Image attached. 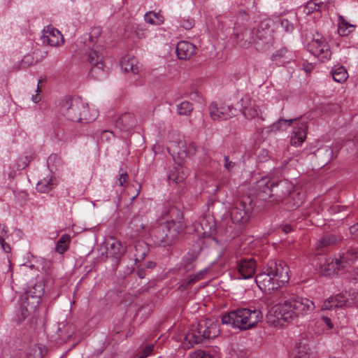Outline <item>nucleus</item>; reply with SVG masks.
Here are the masks:
<instances>
[{"label": "nucleus", "mask_w": 358, "mask_h": 358, "mask_svg": "<svg viewBox=\"0 0 358 358\" xmlns=\"http://www.w3.org/2000/svg\"><path fill=\"white\" fill-rule=\"evenodd\" d=\"M164 215H169L170 220L160 223L153 229L154 243L159 247H169L172 245L178 235L183 232L186 228L185 224L182 221V212L175 206L169 208Z\"/></svg>", "instance_id": "f257e3e1"}, {"label": "nucleus", "mask_w": 358, "mask_h": 358, "mask_svg": "<svg viewBox=\"0 0 358 358\" xmlns=\"http://www.w3.org/2000/svg\"><path fill=\"white\" fill-rule=\"evenodd\" d=\"M101 34L100 27H93L83 37V43L90 50L88 62L91 65L90 74L97 80L104 79L107 75V66L105 62L106 51L104 48L99 44V38Z\"/></svg>", "instance_id": "f03ea898"}, {"label": "nucleus", "mask_w": 358, "mask_h": 358, "mask_svg": "<svg viewBox=\"0 0 358 358\" xmlns=\"http://www.w3.org/2000/svg\"><path fill=\"white\" fill-rule=\"evenodd\" d=\"M288 271L285 263L271 261L256 275L255 282L262 290H275L289 281Z\"/></svg>", "instance_id": "7ed1b4c3"}, {"label": "nucleus", "mask_w": 358, "mask_h": 358, "mask_svg": "<svg viewBox=\"0 0 358 358\" xmlns=\"http://www.w3.org/2000/svg\"><path fill=\"white\" fill-rule=\"evenodd\" d=\"M275 306V314L278 319L285 321L294 320L313 312L315 306L313 301L302 296H292Z\"/></svg>", "instance_id": "20e7f679"}, {"label": "nucleus", "mask_w": 358, "mask_h": 358, "mask_svg": "<svg viewBox=\"0 0 358 358\" xmlns=\"http://www.w3.org/2000/svg\"><path fill=\"white\" fill-rule=\"evenodd\" d=\"M262 318V313L259 309L238 308L223 315L222 322L241 330H245L252 328Z\"/></svg>", "instance_id": "39448f33"}, {"label": "nucleus", "mask_w": 358, "mask_h": 358, "mask_svg": "<svg viewBox=\"0 0 358 358\" xmlns=\"http://www.w3.org/2000/svg\"><path fill=\"white\" fill-rule=\"evenodd\" d=\"M218 334L219 329L217 323L210 319L201 320L191 332L185 334L182 346L185 349H189L195 344L215 338Z\"/></svg>", "instance_id": "423d86ee"}, {"label": "nucleus", "mask_w": 358, "mask_h": 358, "mask_svg": "<svg viewBox=\"0 0 358 358\" xmlns=\"http://www.w3.org/2000/svg\"><path fill=\"white\" fill-rule=\"evenodd\" d=\"M85 102L80 98H64L59 102V112L67 120L74 122L80 120V113Z\"/></svg>", "instance_id": "0eeeda50"}, {"label": "nucleus", "mask_w": 358, "mask_h": 358, "mask_svg": "<svg viewBox=\"0 0 358 358\" xmlns=\"http://www.w3.org/2000/svg\"><path fill=\"white\" fill-rule=\"evenodd\" d=\"M306 48L309 52L321 62H327L331 59L332 53L329 45L326 39L318 34L307 43Z\"/></svg>", "instance_id": "6e6552de"}, {"label": "nucleus", "mask_w": 358, "mask_h": 358, "mask_svg": "<svg viewBox=\"0 0 358 358\" xmlns=\"http://www.w3.org/2000/svg\"><path fill=\"white\" fill-rule=\"evenodd\" d=\"M252 209V200L250 197L237 201L230 210L232 222L235 224L245 223L249 220Z\"/></svg>", "instance_id": "1a4fd4ad"}, {"label": "nucleus", "mask_w": 358, "mask_h": 358, "mask_svg": "<svg viewBox=\"0 0 358 358\" xmlns=\"http://www.w3.org/2000/svg\"><path fill=\"white\" fill-rule=\"evenodd\" d=\"M209 113L210 117L214 121H226L233 118L238 115L239 110L232 105L221 103L220 106L215 102H212L209 106Z\"/></svg>", "instance_id": "9d476101"}, {"label": "nucleus", "mask_w": 358, "mask_h": 358, "mask_svg": "<svg viewBox=\"0 0 358 358\" xmlns=\"http://www.w3.org/2000/svg\"><path fill=\"white\" fill-rule=\"evenodd\" d=\"M275 182L271 178L265 177L257 182L255 185V190L257 196L259 199L263 201H268L273 199L274 189Z\"/></svg>", "instance_id": "9b49d317"}, {"label": "nucleus", "mask_w": 358, "mask_h": 358, "mask_svg": "<svg viewBox=\"0 0 358 358\" xmlns=\"http://www.w3.org/2000/svg\"><path fill=\"white\" fill-rule=\"evenodd\" d=\"M236 271L237 279H250L255 273L256 261L254 258L238 259L236 262Z\"/></svg>", "instance_id": "f8f14e48"}, {"label": "nucleus", "mask_w": 358, "mask_h": 358, "mask_svg": "<svg viewBox=\"0 0 358 358\" xmlns=\"http://www.w3.org/2000/svg\"><path fill=\"white\" fill-rule=\"evenodd\" d=\"M292 189V184L287 181L275 182L274 196L271 200V203H279L280 202H284L287 196L294 198L296 193Z\"/></svg>", "instance_id": "ddd939ff"}, {"label": "nucleus", "mask_w": 358, "mask_h": 358, "mask_svg": "<svg viewBox=\"0 0 358 358\" xmlns=\"http://www.w3.org/2000/svg\"><path fill=\"white\" fill-rule=\"evenodd\" d=\"M41 40L43 44L54 47L59 46L64 43V38L61 32L51 25H48L43 29Z\"/></svg>", "instance_id": "4468645a"}, {"label": "nucleus", "mask_w": 358, "mask_h": 358, "mask_svg": "<svg viewBox=\"0 0 358 358\" xmlns=\"http://www.w3.org/2000/svg\"><path fill=\"white\" fill-rule=\"evenodd\" d=\"M43 292V285L40 282L29 287V289L21 296V298H22V301L25 300L31 302L32 307H36L41 301Z\"/></svg>", "instance_id": "2eb2a0df"}, {"label": "nucleus", "mask_w": 358, "mask_h": 358, "mask_svg": "<svg viewBox=\"0 0 358 358\" xmlns=\"http://www.w3.org/2000/svg\"><path fill=\"white\" fill-rule=\"evenodd\" d=\"M357 253L358 247H350L346 251L339 254L338 257H336V259L343 269L352 265L357 259Z\"/></svg>", "instance_id": "dca6fc26"}, {"label": "nucleus", "mask_w": 358, "mask_h": 358, "mask_svg": "<svg viewBox=\"0 0 358 358\" xmlns=\"http://www.w3.org/2000/svg\"><path fill=\"white\" fill-rule=\"evenodd\" d=\"M308 122L300 121L294 127L290 139V143L295 147L299 146L306 138Z\"/></svg>", "instance_id": "f3484780"}, {"label": "nucleus", "mask_w": 358, "mask_h": 358, "mask_svg": "<svg viewBox=\"0 0 358 358\" xmlns=\"http://www.w3.org/2000/svg\"><path fill=\"white\" fill-rule=\"evenodd\" d=\"M196 47L192 43L181 41L177 43L176 54L179 59H188L196 52Z\"/></svg>", "instance_id": "a211bd4d"}, {"label": "nucleus", "mask_w": 358, "mask_h": 358, "mask_svg": "<svg viewBox=\"0 0 358 358\" xmlns=\"http://www.w3.org/2000/svg\"><path fill=\"white\" fill-rule=\"evenodd\" d=\"M331 0H310L301 7L303 13L308 15L314 12H322L327 9Z\"/></svg>", "instance_id": "6ab92c4d"}, {"label": "nucleus", "mask_w": 358, "mask_h": 358, "mask_svg": "<svg viewBox=\"0 0 358 358\" xmlns=\"http://www.w3.org/2000/svg\"><path fill=\"white\" fill-rule=\"evenodd\" d=\"M187 175V171L182 166L178 164L170 169L168 179L170 183L177 185L184 182Z\"/></svg>", "instance_id": "aec40b11"}, {"label": "nucleus", "mask_w": 358, "mask_h": 358, "mask_svg": "<svg viewBox=\"0 0 358 358\" xmlns=\"http://www.w3.org/2000/svg\"><path fill=\"white\" fill-rule=\"evenodd\" d=\"M110 241L108 242V247L107 248V256L118 260L124 255L126 247L115 238H111Z\"/></svg>", "instance_id": "412c9836"}, {"label": "nucleus", "mask_w": 358, "mask_h": 358, "mask_svg": "<svg viewBox=\"0 0 358 358\" xmlns=\"http://www.w3.org/2000/svg\"><path fill=\"white\" fill-rule=\"evenodd\" d=\"M240 102L241 103V109L240 110L246 118L252 119L258 116L259 108L257 105L250 104L251 101L248 96L242 97Z\"/></svg>", "instance_id": "4be33fe9"}, {"label": "nucleus", "mask_w": 358, "mask_h": 358, "mask_svg": "<svg viewBox=\"0 0 358 358\" xmlns=\"http://www.w3.org/2000/svg\"><path fill=\"white\" fill-rule=\"evenodd\" d=\"M348 298L345 294H339L329 297L324 301L322 310H331L334 308H343L345 306Z\"/></svg>", "instance_id": "5701e85b"}, {"label": "nucleus", "mask_w": 358, "mask_h": 358, "mask_svg": "<svg viewBox=\"0 0 358 358\" xmlns=\"http://www.w3.org/2000/svg\"><path fill=\"white\" fill-rule=\"evenodd\" d=\"M338 242L337 237L334 235H327L321 238L315 243V248L316 250V255H320L328 250L329 248L335 245Z\"/></svg>", "instance_id": "b1692460"}, {"label": "nucleus", "mask_w": 358, "mask_h": 358, "mask_svg": "<svg viewBox=\"0 0 358 358\" xmlns=\"http://www.w3.org/2000/svg\"><path fill=\"white\" fill-rule=\"evenodd\" d=\"M294 57L292 52L289 51L286 48H281L272 55L271 59L278 65H284L289 63L294 59Z\"/></svg>", "instance_id": "393cba45"}, {"label": "nucleus", "mask_w": 358, "mask_h": 358, "mask_svg": "<svg viewBox=\"0 0 358 358\" xmlns=\"http://www.w3.org/2000/svg\"><path fill=\"white\" fill-rule=\"evenodd\" d=\"M342 269L336 258H329L321 264L320 272L323 276H331L337 273L338 271Z\"/></svg>", "instance_id": "a878e982"}, {"label": "nucleus", "mask_w": 358, "mask_h": 358, "mask_svg": "<svg viewBox=\"0 0 358 358\" xmlns=\"http://www.w3.org/2000/svg\"><path fill=\"white\" fill-rule=\"evenodd\" d=\"M135 124V117L131 113H124L115 121V127L121 130L129 129L133 127Z\"/></svg>", "instance_id": "bb28decb"}, {"label": "nucleus", "mask_w": 358, "mask_h": 358, "mask_svg": "<svg viewBox=\"0 0 358 358\" xmlns=\"http://www.w3.org/2000/svg\"><path fill=\"white\" fill-rule=\"evenodd\" d=\"M355 28L356 25L350 23L343 16H338V33L340 36H348L355 31Z\"/></svg>", "instance_id": "cd10ccee"}, {"label": "nucleus", "mask_w": 358, "mask_h": 358, "mask_svg": "<svg viewBox=\"0 0 358 358\" xmlns=\"http://www.w3.org/2000/svg\"><path fill=\"white\" fill-rule=\"evenodd\" d=\"M121 68L124 72H131L134 75L138 73V66L137 65V61L134 57H123L121 63Z\"/></svg>", "instance_id": "c85d7f7f"}, {"label": "nucleus", "mask_w": 358, "mask_h": 358, "mask_svg": "<svg viewBox=\"0 0 358 358\" xmlns=\"http://www.w3.org/2000/svg\"><path fill=\"white\" fill-rule=\"evenodd\" d=\"M56 185V179L52 176H48L38 182L36 189L41 193H48Z\"/></svg>", "instance_id": "c756f323"}, {"label": "nucleus", "mask_w": 358, "mask_h": 358, "mask_svg": "<svg viewBox=\"0 0 358 358\" xmlns=\"http://www.w3.org/2000/svg\"><path fill=\"white\" fill-rule=\"evenodd\" d=\"M331 74L333 79L337 83H343L348 78V73L345 66L335 65L332 67Z\"/></svg>", "instance_id": "7c9ffc66"}, {"label": "nucleus", "mask_w": 358, "mask_h": 358, "mask_svg": "<svg viewBox=\"0 0 358 358\" xmlns=\"http://www.w3.org/2000/svg\"><path fill=\"white\" fill-rule=\"evenodd\" d=\"M135 262H139L144 259L149 251L148 245L144 241H138L135 243Z\"/></svg>", "instance_id": "2f4dec72"}, {"label": "nucleus", "mask_w": 358, "mask_h": 358, "mask_svg": "<svg viewBox=\"0 0 358 358\" xmlns=\"http://www.w3.org/2000/svg\"><path fill=\"white\" fill-rule=\"evenodd\" d=\"M98 116V111L95 109L90 110L87 103H85V107L82 108L80 120L79 122L87 123L94 121Z\"/></svg>", "instance_id": "473e14b6"}, {"label": "nucleus", "mask_w": 358, "mask_h": 358, "mask_svg": "<svg viewBox=\"0 0 358 358\" xmlns=\"http://www.w3.org/2000/svg\"><path fill=\"white\" fill-rule=\"evenodd\" d=\"M273 29H270L268 22L260 24L256 31V37L259 40H268L272 38Z\"/></svg>", "instance_id": "72a5a7b5"}, {"label": "nucleus", "mask_w": 358, "mask_h": 358, "mask_svg": "<svg viewBox=\"0 0 358 358\" xmlns=\"http://www.w3.org/2000/svg\"><path fill=\"white\" fill-rule=\"evenodd\" d=\"M144 20L146 23L152 25H160L164 21V16L159 13L153 11L147 12L144 15Z\"/></svg>", "instance_id": "f704fd0d"}, {"label": "nucleus", "mask_w": 358, "mask_h": 358, "mask_svg": "<svg viewBox=\"0 0 358 358\" xmlns=\"http://www.w3.org/2000/svg\"><path fill=\"white\" fill-rule=\"evenodd\" d=\"M70 242V235L67 234H63L56 243L55 251L59 254L64 253L69 249Z\"/></svg>", "instance_id": "c9c22d12"}, {"label": "nucleus", "mask_w": 358, "mask_h": 358, "mask_svg": "<svg viewBox=\"0 0 358 358\" xmlns=\"http://www.w3.org/2000/svg\"><path fill=\"white\" fill-rule=\"evenodd\" d=\"M8 237V231L7 227L0 224V244L3 250L6 253L10 252L11 250L10 245L5 242Z\"/></svg>", "instance_id": "e433bc0d"}, {"label": "nucleus", "mask_w": 358, "mask_h": 358, "mask_svg": "<svg viewBox=\"0 0 358 358\" xmlns=\"http://www.w3.org/2000/svg\"><path fill=\"white\" fill-rule=\"evenodd\" d=\"M193 110V105L189 101H182L177 105V111L180 115H188Z\"/></svg>", "instance_id": "4c0bfd02"}, {"label": "nucleus", "mask_w": 358, "mask_h": 358, "mask_svg": "<svg viewBox=\"0 0 358 358\" xmlns=\"http://www.w3.org/2000/svg\"><path fill=\"white\" fill-rule=\"evenodd\" d=\"M20 311L22 319H25L28 316L29 307L31 308H34L35 307H32L31 302L23 300L22 298L20 299Z\"/></svg>", "instance_id": "58836bf2"}, {"label": "nucleus", "mask_w": 358, "mask_h": 358, "mask_svg": "<svg viewBox=\"0 0 358 358\" xmlns=\"http://www.w3.org/2000/svg\"><path fill=\"white\" fill-rule=\"evenodd\" d=\"M36 61L32 55H25L20 63V68L21 69H26L28 66L33 65L35 64Z\"/></svg>", "instance_id": "ea45409f"}, {"label": "nucleus", "mask_w": 358, "mask_h": 358, "mask_svg": "<svg viewBox=\"0 0 358 358\" xmlns=\"http://www.w3.org/2000/svg\"><path fill=\"white\" fill-rule=\"evenodd\" d=\"M180 24L185 29H190L194 25V20L192 18H181L180 20Z\"/></svg>", "instance_id": "a19ab883"}, {"label": "nucleus", "mask_w": 358, "mask_h": 358, "mask_svg": "<svg viewBox=\"0 0 358 358\" xmlns=\"http://www.w3.org/2000/svg\"><path fill=\"white\" fill-rule=\"evenodd\" d=\"M120 176L118 178V185L120 186H125L128 182L129 176L127 173L126 171H124L122 169L120 170Z\"/></svg>", "instance_id": "79ce46f5"}, {"label": "nucleus", "mask_w": 358, "mask_h": 358, "mask_svg": "<svg viewBox=\"0 0 358 358\" xmlns=\"http://www.w3.org/2000/svg\"><path fill=\"white\" fill-rule=\"evenodd\" d=\"M192 358H213V357L207 351L199 350L193 353Z\"/></svg>", "instance_id": "37998d69"}, {"label": "nucleus", "mask_w": 358, "mask_h": 358, "mask_svg": "<svg viewBox=\"0 0 358 358\" xmlns=\"http://www.w3.org/2000/svg\"><path fill=\"white\" fill-rule=\"evenodd\" d=\"M224 168L227 169V171L228 172H231L235 168V166H236V162H234L232 161H230L229 160V157L228 156H224Z\"/></svg>", "instance_id": "c03bdc74"}, {"label": "nucleus", "mask_w": 358, "mask_h": 358, "mask_svg": "<svg viewBox=\"0 0 358 358\" xmlns=\"http://www.w3.org/2000/svg\"><path fill=\"white\" fill-rule=\"evenodd\" d=\"M281 27L284 28L285 31L287 33H290L294 30V25L289 22L287 19H282L281 20Z\"/></svg>", "instance_id": "a18cd8bd"}, {"label": "nucleus", "mask_w": 358, "mask_h": 358, "mask_svg": "<svg viewBox=\"0 0 358 358\" xmlns=\"http://www.w3.org/2000/svg\"><path fill=\"white\" fill-rule=\"evenodd\" d=\"M154 350L153 344L148 345L144 348L142 353L137 358H146L148 357Z\"/></svg>", "instance_id": "49530a36"}, {"label": "nucleus", "mask_w": 358, "mask_h": 358, "mask_svg": "<svg viewBox=\"0 0 358 358\" xmlns=\"http://www.w3.org/2000/svg\"><path fill=\"white\" fill-rule=\"evenodd\" d=\"M200 279L201 277H199V274L191 275L188 276V278L186 280V285L194 284L195 282L199 280Z\"/></svg>", "instance_id": "de8ad7c7"}, {"label": "nucleus", "mask_w": 358, "mask_h": 358, "mask_svg": "<svg viewBox=\"0 0 358 358\" xmlns=\"http://www.w3.org/2000/svg\"><path fill=\"white\" fill-rule=\"evenodd\" d=\"M306 347H299L297 352V355L294 358H309V355L305 351Z\"/></svg>", "instance_id": "09e8293b"}, {"label": "nucleus", "mask_w": 358, "mask_h": 358, "mask_svg": "<svg viewBox=\"0 0 358 358\" xmlns=\"http://www.w3.org/2000/svg\"><path fill=\"white\" fill-rule=\"evenodd\" d=\"M60 159L57 157V155H51L49 156L47 160L48 166L50 167L51 165H53L55 162H59Z\"/></svg>", "instance_id": "8fccbe9b"}, {"label": "nucleus", "mask_w": 358, "mask_h": 358, "mask_svg": "<svg viewBox=\"0 0 358 358\" xmlns=\"http://www.w3.org/2000/svg\"><path fill=\"white\" fill-rule=\"evenodd\" d=\"M350 233L358 238V222L350 227Z\"/></svg>", "instance_id": "3c124183"}, {"label": "nucleus", "mask_w": 358, "mask_h": 358, "mask_svg": "<svg viewBox=\"0 0 358 358\" xmlns=\"http://www.w3.org/2000/svg\"><path fill=\"white\" fill-rule=\"evenodd\" d=\"M113 136V133L112 131L104 130L101 133V138H105L106 140L110 139L111 136Z\"/></svg>", "instance_id": "603ef678"}, {"label": "nucleus", "mask_w": 358, "mask_h": 358, "mask_svg": "<svg viewBox=\"0 0 358 358\" xmlns=\"http://www.w3.org/2000/svg\"><path fill=\"white\" fill-rule=\"evenodd\" d=\"M196 150V146L194 143H190L188 145L187 152L189 154H194Z\"/></svg>", "instance_id": "864d4df0"}, {"label": "nucleus", "mask_w": 358, "mask_h": 358, "mask_svg": "<svg viewBox=\"0 0 358 358\" xmlns=\"http://www.w3.org/2000/svg\"><path fill=\"white\" fill-rule=\"evenodd\" d=\"M144 31H145V30L143 29H142L141 27H138L136 31V36H138V38H142L145 37Z\"/></svg>", "instance_id": "5fc2aeb1"}, {"label": "nucleus", "mask_w": 358, "mask_h": 358, "mask_svg": "<svg viewBox=\"0 0 358 358\" xmlns=\"http://www.w3.org/2000/svg\"><path fill=\"white\" fill-rule=\"evenodd\" d=\"M301 203H302V197L301 198H299V199L297 201H295L294 202L293 205H291L290 206H289V208H297Z\"/></svg>", "instance_id": "6e6d98bb"}, {"label": "nucleus", "mask_w": 358, "mask_h": 358, "mask_svg": "<svg viewBox=\"0 0 358 358\" xmlns=\"http://www.w3.org/2000/svg\"><path fill=\"white\" fill-rule=\"evenodd\" d=\"M322 320H324V323L327 326H328L329 328L333 327V324L331 322V320L328 317L323 316Z\"/></svg>", "instance_id": "4d7b16f0"}, {"label": "nucleus", "mask_w": 358, "mask_h": 358, "mask_svg": "<svg viewBox=\"0 0 358 358\" xmlns=\"http://www.w3.org/2000/svg\"><path fill=\"white\" fill-rule=\"evenodd\" d=\"M137 274L140 278H143L145 276V271L143 268H139L138 270Z\"/></svg>", "instance_id": "13d9d810"}, {"label": "nucleus", "mask_w": 358, "mask_h": 358, "mask_svg": "<svg viewBox=\"0 0 358 358\" xmlns=\"http://www.w3.org/2000/svg\"><path fill=\"white\" fill-rule=\"evenodd\" d=\"M31 100L34 103H36L41 101V96L38 94L33 95L31 97Z\"/></svg>", "instance_id": "bf43d9fd"}, {"label": "nucleus", "mask_w": 358, "mask_h": 358, "mask_svg": "<svg viewBox=\"0 0 358 358\" xmlns=\"http://www.w3.org/2000/svg\"><path fill=\"white\" fill-rule=\"evenodd\" d=\"M282 230L285 234H287L292 231V227L289 224H285L282 227Z\"/></svg>", "instance_id": "052dcab7"}, {"label": "nucleus", "mask_w": 358, "mask_h": 358, "mask_svg": "<svg viewBox=\"0 0 358 358\" xmlns=\"http://www.w3.org/2000/svg\"><path fill=\"white\" fill-rule=\"evenodd\" d=\"M155 262H148L146 267L149 268H152L155 267Z\"/></svg>", "instance_id": "680f3d73"}, {"label": "nucleus", "mask_w": 358, "mask_h": 358, "mask_svg": "<svg viewBox=\"0 0 358 358\" xmlns=\"http://www.w3.org/2000/svg\"><path fill=\"white\" fill-rule=\"evenodd\" d=\"M41 83H42V80H41V79H40V80H38V84H37V90H36V92H37V93H39V92H41L40 86H41Z\"/></svg>", "instance_id": "e2e57ef3"}, {"label": "nucleus", "mask_w": 358, "mask_h": 358, "mask_svg": "<svg viewBox=\"0 0 358 358\" xmlns=\"http://www.w3.org/2000/svg\"><path fill=\"white\" fill-rule=\"evenodd\" d=\"M293 121H294V120H279V123H281V122H288L289 124H290Z\"/></svg>", "instance_id": "0e129e2a"}, {"label": "nucleus", "mask_w": 358, "mask_h": 358, "mask_svg": "<svg viewBox=\"0 0 358 358\" xmlns=\"http://www.w3.org/2000/svg\"><path fill=\"white\" fill-rule=\"evenodd\" d=\"M206 272V270H201L196 274H199V277L202 278V275Z\"/></svg>", "instance_id": "69168bd1"}, {"label": "nucleus", "mask_w": 358, "mask_h": 358, "mask_svg": "<svg viewBox=\"0 0 358 358\" xmlns=\"http://www.w3.org/2000/svg\"><path fill=\"white\" fill-rule=\"evenodd\" d=\"M355 279L358 282V268L355 272Z\"/></svg>", "instance_id": "338daca9"}, {"label": "nucleus", "mask_w": 358, "mask_h": 358, "mask_svg": "<svg viewBox=\"0 0 358 358\" xmlns=\"http://www.w3.org/2000/svg\"><path fill=\"white\" fill-rule=\"evenodd\" d=\"M287 164H288V162H287L286 163L283 164V166H281V169H282V171H284L285 169H288V168L286 166Z\"/></svg>", "instance_id": "774afa93"}]
</instances>
